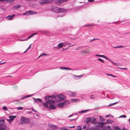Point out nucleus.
Returning a JSON list of instances; mask_svg holds the SVG:
<instances>
[{"mask_svg":"<svg viewBox=\"0 0 130 130\" xmlns=\"http://www.w3.org/2000/svg\"><path fill=\"white\" fill-rule=\"evenodd\" d=\"M23 109V108L22 107H20L17 108V109L18 110H22Z\"/></svg>","mask_w":130,"mask_h":130,"instance_id":"c03bdc74","label":"nucleus"},{"mask_svg":"<svg viewBox=\"0 0 130 130\" xmlns=\"http://www.w3.org/2000/svg\"><path fill=\"white\" fill-rule=\"evenodd\" d=\"M74 114H73V115H69V117H72V116H73L74 115Z\"/></svg>","mask_w":130,"mask_h":130,"instance_id":"6e6d98bb","label":"nucleus"},{"mask_svg":"<svg viewBox=\"0 0 130 130\" xmlns=\"http://www.w3.org/2000/svg\"><path fill=\"white\" fill-rule=\"evenodd\" d=\"M96 122V119L95 118H92V120L91 121V122L93 123H95Z\"/></svg>","mask_w":130,"mask_h":130,"instance_id":"393cba45","label":"nucleus"},{"mask_svg":"<svg viewBox=\"0 0 130 130\" xmlns=\"http://www.w3.org/2000/svg\"><path fill=\"white\" fill-rule=\"evenodd\" d=\"M108 127V128L110 130V126H109V125H108L107 126V128Z\"/></svg>","mask_w":130,"mask_h":130,"instance_id":"13d9d810","label":"nucleus"},{"mask_svg":"<svg viewBox=\"0 0 130 130\" xmlns=\"http://www.w3.org/2000/svg\"><path fill=\"white\" fill-rule=\"evenodd\" d=\"M97 60H99V61H100L101 62L103 63H104V61L102 59H101V58H99L98 59H97Z\"/></svg>","mask_w":130,"mask_h":130,"instance_id":"58836bf2","label":"nucleus"},{"mask_svg":"<svg viewBox=\"0 0 130 130\" xmlns=\"http://www.w3.org/2000/svg\"><path fill=\"white\" fill-rule=\"evenodd\" d=\"M91 120H92V118L89 117L86 118V121L87 123H89L91 122Z\"/></svg>","mask_w":130,"mask_h":130,"instance_id":"a211bd4d","label":"nucleus"},{"mask_svg":"<svg viewBox=\"0 0 130 130\" xmlns=\"http://www.w3.org/2000/svg\"><path fill=\"white\" fill-rule=\"evenodd\" d=\"M68 94L70 96L75 97L76 95V93L75 92H71L70 91H68L67 92Z\"/></svg>","mask_w":130,"mask_h":130,"instance_id":"39448f33","label":"nucleus"},{"mask_svg":"<svg viewBox=\"0 0 130 130\" xmlns=\"http://www.w3.org/2000/svg\"><path fill=\"white\" fill-rule=\"evenodd\" d=\"M93 130H100L99 129L97 128H95L93 129Z\"/></svg>","mask_w":130,"mask_h":130,"instance_id":"5fc2aeb1","label":"nucleus"},{"mask_svg":"<svg viewBox=\"0 0 130 130\" xmlns=\"http://www.w3.org/2000/svg\"><path fill=\"white\" fill-rule=\"evenodd\" d=\"M15 16V15L14 14H13L11 16H8L6 17V19H7L8 18V20H11L13 19V18Z\"/></svg>","mask_w":130,"mask_h":130,"instance_id":"9b49d317","label":"nucleus"},{"mask_svg":"<svg viewBox=\"0 0 130 130\" xmlns=\"http://www.w3.org/2000/svg\"><path fill=\"white\" fill-rule=\"evenodd\" d=\"M111 76L114 77H116V76H115L112 74H111Z\"/></svg>","mask_w":130,"mask_h":130,"instance_id":"0e129e2a","label":"nucleus"},{"mask_svg":"<svg viewBox=\"0 0 130 130\" xmlns=\"http://www.w3.org/2000/svg\"><path fill=\"white\" fill-rule=\"evenodd\" d=\"M113 122V121L110 119H108L106 121L107 123L109 124L112 123Z\"/></svg>","mask_w":130,"mask_h":130,"instance_id":"4be33fe9","label":"nucleus"},{"mask_svg":"<svg viewBox=\"0 0 130 130\" xmlns=\"http://www.w3.org/2000/svg\"><path fill=\"white\" fill-rule=\"evenodd\" d=\"M3 109L4 110L6 111L7 110V107L5 106H4L3 107Z\"/></svg>","mask_w":130,"mask_h":130,"instance_id":"4c0bfd02","label":"nucleus"},{"mask_svg":"<svg viewBox=\"0 0 130 130\" xmlns=\"http://www.w3.org/2000/svg\"><path fill=\"white\" fill-rule=\"evenodd\" d=\"M50 107L51 108V109H54L56 108V107L54 105L52 104L50 105Z\"/></svg>","mask_w":130,"mask_h":130,"instance_id":"412c9836","label":"nucleus"},{"mask_svg":"<svg viewBox=\"0 0 130 130\" xmlns=\"http://www.w3.org/2000/svg\"><path fill=\"white\" fill-rule=\"evenodd\" d=\"M33 98L35 103H37L38 102L40 103L42 102V99L39 98L36 99L34 98Z\"/></svg>","mask_w":130,"mask_h":130,"instance_id":"9d476101","label":"nucleus"},{"mask_svg":"<svg viewBox=\"0 0 130 130\" xmlns=\"http://www.w3.org/2000/svg\"><path fill=\"white\" fill-rule=\"evenodd\" d=\"M77 130H82V127L79 126H77Z\"/></svg>","mask_w":130,"mask_h":130,"instance_id":"72a5a7b5","label":"nucleus"},{"mask_svg":"<svg viewBox=\"0 0 130 130\" xmlns=\"http://www.w3.org/2000/svg\"><path fill=\"white\" fill-rule=\"evenodd\" d=\"M90 98L91 99H93L94 98V95H92L91 96Z\"/></svg>","mask_w":130,"mask_h":130,"instance_id":"09e8293b","label":"nucleus"},{"mask_svg":"<svg viewBox=\"0 0 130 130\" xmlns=\"http://www.w3.org/2000/svg\"><path fill=\"white\" fill-rule=\"evenodd\" d=\"M122 117H124V118H126V115H122L120 116L119 117V118H122Z\"/></svg>","mask_w":130,"mask_h":130,"instance_id":"79ce46f5","label":"nucleus"},{"mask_svg":"<svg viewBox=\"0 0 130 130\" xmlns=\"http://www.w3.org/2000/svg\"><path fill=\"white\" fill-rule=\"evenodd\" d=\"M99 39H96V38H94L92 40L90 41V42H91L92 41H94L95 40H99Z\"/></svg>","mask_w":130,"mask_h":130,"instance_id":"49530a36","label":"nucleus"},{"mask_svg":"<svg viewBox=\"0 0 130 130\" xmlns=\"http://www.w3.org/2000/svg\"><path fill=\"white\" fill-rule=\"evenodd\" d=\"M63 46L65 47L67 45H68V43L67 42H63Z\"/></svg>","mask_w":130,"mask_h":130,"instance_id":"7c9ffc66","label":"nucleus"},{"mask_svg":"<svg viewBox=\"0 0 130 130\" xmlns=\"http://www.w3.org/2000/svg\"><path fill=\"white\" fill-rule=\"evenodd\" d=\"M54 12H66V10L63 8H59L57 7H55L51 9Z\"/></svg>","mask_w":130,"mask_h":130,"instance_id":"f03ea898","label":"nucleus"},{"mask_svg":"<svg viewBox=\"0 0 130 130\" xmlns=\"http://www.w3.org/2000/svg\"><path fill=\"white\" fill-rule=\"evenodd\" d=\"M118 103V102H115V103H112V104H110L108 106H113L115 104H116L117 103Z\"/></svg>","mask_w":130,"mask_h":130,"instance_id":"c9c22d12","label":"nucleus"},{"mask_svg":"<svg viewBox=\"0 0 130 130\" xmlns=\"http://www.w3.org/2000/svg\"><path fill=\"white\" fill-rule=\"evenodd\" d=\"M16 116H9L10 119H8V120L9 121H12L16 118Z\"/></svg>","mask_w":130,"mask_h":130,"instance_id":"ddd939ff","label":"nucleus"},{"mask_svg":"<svg viewBox=\"0 0 130 130\" xmlns=\"http://www.w3.org/2000/svg\"><path fill=\"white\" fill-rule=\"evenodd\" d=\"M36 13L37 12L35 11L29 10V11H26L25 13H23V15H30Z\"/></svg>","mask_w":130,"mask_h":130,"instance_id":"20e7f679","label":"nucleus"},{"mask_svg":"<svg viewBox=\"0 0 130 130\" xmlns=\"http://www.w3.org/2000/svg\"><path fill=\"white\" fill-rule=\"evenodd\" d=\"M84 75V74H82L80 75H73V77L76 79H78L82 77Z\"/></svg>","mask_w":130,"mask_h":130,"instance_id":"0eeeda50","label":"nucleus"},{"mask_svg":"<svg viewBox=\"0 0 130 130\" xmlns=\"http://www.w3.org/2000/svg\"><path fill=\"white\" fill-rule=\"evenodd\" d=\"M50 2V0H40L39 3L41 4H45Z\"/></svg>","mask_w":130,"mask_h":130,"instance_id":"423d86ee","label":"nucleus"},{"mask_svg":"<svg viewBox=\"0 0 130 130\" xmlns=\"http://www.w3.org/2000/svg\"><path fill=\"white\" fill-rule=\"evenodd\" d=\"M71 102H75V103L78 102L79 101V99H71Z\"/></svg>","mask_w":130,"mask_h":130,"instance_id":"f3484780","label":"nucleus"},{"mask_svg":"<svg viewBox=\"0 0 130 130\" xmlns=\"http://www.w3.org/2000/svg\"><path fill=\"white\" fill-rule=\"evenodd\" d=\"M86 125L84 126L83 127V129H85V128H86Z\"/></svg>","mask_w":130,"mask_h":130,"instance_id":"bf43d9fd","label":"nucleus"},{"mask_svg":"<svg viewBox=\"0 0 130 130\" xmlns=\"http://www.w3.org/2000/svg\"><path fill=\"white\" fill-rule=\"evenodd\" d=\"M42 104L45 107L49 108V107L48 106L47 103H43Z\"/></svg>","mask_w":130,"mask_h":130,"instance_id":"b1692460","label":"nucleus"},{"mask_svg":"<svg viewBox=\"0 0 130 130\" xmlns=\"http://www.w3.org/2000/svg\"><path fill=\"white\" fill-rule=\"evenodd\" d=\"M60 69L62 70H71L72 69L69 68L67 67H61L60 68Z\"/></svg>","mask_w":130,"mask_h":130,"instance_id":"4468645a","label":"nucleus"},{"mask_svg":"<svg viewBox=\"0 0 130 130\" xmlns=\"http://www.w3.org/2000/svg\"><path fill=\"white\" fill-rule=\"evenodd\" d=\"M24 99H25V96H24L23 98H21V100H23Z\"/></svg>","mask_w":130,"mask_h":130,"instance_id":"338daca9","label":"nucleus"},{"mask_svg":"<svg viewBox=\"0 0 130 130\" xmlns=\"http://www.w3.org/2000/svg\"><path fill=\"white\" fill-rule=\"evenodd\" d=\"M58 98L60 100H63L64 99L65 96L63 94H60L58 95Z\"/></svg>","mask_w":130,"mask_h":130,"instance_id":"6e6552de","label":"nucleus"},{"mask_svg":"<svg viewBox=\"0 0 130 130\" xmlns=\"http://www.w3.org/2000/svg\"><path fill=\"white\" fill-rule=\"evenodd\" d=\"M37 33H35L32 34L28 37L27 39V40H28V39L32 37L34 35H37Z\"/></svg>","mask_w":130,"mask_h":130,"instance_id":"dca6fc26","label":"nucleus"},{"mask_svg":"<svg viewBox=\"0 0 130 130\" xmlns=\"http://www.w3.org/2000/svg\"><path fill=\"white\" fill-rule=\"evenodd\" d=\"M47 55V54H41L40 55V56L43 57L44 56Z\"/></svg>","mask_w":130,"mask_h":130,"instance_id":"37998d69","label":"nucleus"},{"mask_svg":"<svg viewBox=\"0 0 130 130\" xmlns=\"http://www.w3.org/2000/svg\"><path fill=\"white\" fill-rule=\"evenodd\" d=\"M104 125V122H99L98 124L97 125V126L98 127L102 128L103 126Z\"/></svg>","mask_w":130,"mask_h":130,"instance_id":"f8f14e48","label":"nucleus"},{"mask_svg":"<svg viewBox=\"0 0 130 130\" xmlns=\"http://www.w3.org/2000/svg\"><path fill=\"white\" fill-rule=\"evenodd\" d=\"M49 104H54L55 102V101L53 100H49L47 102Z\"/></svg>","mask_w":130,"mask_h":130,"instance_id":"6ab92c4d","label":"nucleus"},{"mask_svg":"<svg viewBox=\"0 0 130 130\" xmlns=\"http://www.w3.org/2000/svg\"><path fill=\"white\" fill-rule=\"evenodd\" d=\"M88 52L89 51L88 50H87L85 51H83V52L82 53L84 54H87L88 53Z\"/></svg>","mask_w":130,"mask_h":130,"instance_id":"473e14b6","label":"nucleus"},{"mask_svg":"<svg viewBox=\"0 0 130 130\" xmlns=\"http://www.w3.org/2000/svg\"><path fill=\"white\" fill-rule=\"evenodd\" d=\"M106 75L108 76H111V74H106Z\"/></svg>","mask_w":130,"mask_h":130,"instance_id":"4d7b16f0","label":"nucleus"},{"mask_svg":"<svg viewBox=\"0 0 130 130\" xmlns=\"http://www.w3.org/2000/svg\"><path fill=\"white\" fill-rule=\"evenodd\" d=\"M59 49L62 48L63 46V43H59L58 45Z\"/></svg>","mask_w":130,"mask_h":130,"instance_id":"aec40b11","label":"nucleus"},{"mask_svg":"<svg viewBox=\"0 0 130 130\" xmlns=\"http://www.w3.org/2000/svg\"><path fill=\"white\" fill-rule=\"evenodd\" d=\"M6 125H3L0 127V130H6Z\"/></svg>","mask_w":130,"mask_h":130,"instance_id":"2eb2a0df","label":"nucleus"},{"mask_svg":"<svg viewBox=\"0 0 130 130\" xmlns=\"http://www.w3.org/2000/svg\"><path fill=\"white\" fill-rule=\"evenodd\" d=\"M113 47L114 48H118V46H114Z\"/></svg>","mask_w":130,"mask_h":130,"instance_id":"774afa93","label":"nucleus"},{"mask_svg":"<svg viewBox=\"0 0 130 130\" xmlns=\"http://www.w3.org/2000/svg\"><path fill=\"white\" fill-rule=\"evenodd\" d=\"M31 44L29 46V47L27 49L28 50H29L30 48H31Z\"/></svg>","mask_w":130,"mask_h":130,"instance_id":"8fccbe9b","label":"nucleus"},{"mask_svg":"<svg viewBox=\"0 0 130 130\" xmlns=\"http://www.w3.org/2000/svg\"><path fill=\"white\" fill-rule=\"evenodd\" d=\"M124 47V46H122V45L118 46V48H120Z\"/></svg>","mask_w":130,"mask_h":130,"instance_id":"de8ad7c7","label":"nucleus"},{"mask_svg":"<svg viewBox=\"0 0 130 130\" xmlns=\"http://www.w3.org/2000/svg\"><path fill=\"white\" fill-rule=\"evenodd\" d=\"M111 116V115H107L105 117L106 118H107L109 117V116Z\"/></svg>","mask_w":130,"mask_h":130,"instance_id":"603ef678","label":"nucleus"},{"mask_svg":"<svg viewBox=\"0 0 130 130\" xmlns=\"http://www.w3.org/2000/svg\"><path fill=\"white\" fill-rule=\"evenodd\" d=\"M75 127V126H71V127H69L70 128H74Z\"/></svg>","mask_w":130,"mask_h":130,"instance_id":"69168bd1","label":"nucleus"},{"mask_svg":"<svg viewBox=\"0 0 130 130\" xmlns=\"http://www.w3.org/2000/svg\"><path fill=\"white\" fill-rule=\"evenodd\" d=\"M100 120L101 121H104V119L102 116H100Z\"/></svg>","mask_w":130,"mask_h":130,"instance_id":"f704fd0d","label":"nucleus"},{"mask_svg":"<svg viewBox=\"0 0 130 130\" xmlns=\"http://www.w3.org/2000/svg\"><path fill=\"white\" fill-rule=\"evenodd\" d=\"M12 0H5L6 2H9L11 1Z\"/></svg>","mask_w":130,"mask_h":130,"instance_id":"e2e57ef3","label":"nucleus"},{"mask_svg":"<svg viewBox=\"0 0 130 130\" xmlns=\"http://www.w3.org/2000/svg\"><path fill=\"white\" fill-rule=\"evenodd\" d=\"M89 110V109H87V110H82L78 112V113H84Z\"/></svg>","mask_w":130,"mask_h":130,"instance_id":"5701e85b","label":"nucleus"},{"mask_svg":"<svg viewBox=\"0 0 130 130\" xmlns=\"http://www.w3.org/2000/svg\"><path fill=\"white\" fill-rule=\"evenodd\" d=\"M20 7V5H15L14 7V8L15 9H18Z\"/></svg>","mask_w":130,"mask_h":130,"instance_id":"a878e982","label":"nucleus"},{"mask_svg":"<svg viewBox=\"0 0 130 130\" xmlns=\"http://www.w3.org/2000/svg\"><path fill=\"white\" fill-rule=\"evenodd\" d=\"M117 68H118V69H121L124 70H127V68H121L117 67Z\"/></svg>","mask_w":130,"mask_h":130,"instance_id":"a19ab883","label":"nucleus"},{"mask_svg":"<svg viewBox=\"0 0 130 130\" xmlns=\"http://www.w3.org/2000/svg\"><path fill=\"white\" fill-rule=\"evenodd\" d=\"M44 32V31H40V30H39V31H38V32Z\"/></svg>","mask_w":130,"mask_h":130,"instance_id":"052dcab7","label":"nucleus"},{"mask_svg":"<svg viewBox=\"0 0 130 130\" xmlns=\"http://www.w3.org/2000/svg\"><path fill=\"white\" fill-rule=\"evenodd\" d=\"M88 1L89 2H92L94 1V0H88Z\"/></svg>","mask_w":130,"mask_h":130,"instance_id":"864d4df0","label":"nucleus"},{"mask_svg":"<svg viewBox=\"0 0 130 130\" xmlns=\"http://www.w3.org/2000/svg\"><path fill=\"white\" fill-rule=\"evenodd\" d=\"M51 97V96L49 95H47L45 97V99L46 100H48L49 99V98Z\"/></svg>","mask_w":130,"mask_h":130,"instance_id":"e433bc0d","label":"nucleus"},{"mask_svg":"<svg viewBox=\"0 0 130 130\" xmlns=\"http://www.w3.org/2000/svg\"><path fill=\"white\" fill-rule=\"evenodd\" d=\"M111 62L113 63L115 66H119V64L118 63H115L113 62L110 59L109 60Z\"/></svg>","mask_w":130,"mask_h":130,"instance_id":"bb28decb","label":"nucleus"},{"mask_svg":"<svg viewBox=\"0 0 130 130\" xmlns=\"http://www.w3.org/2000/svg\"><path fill=\"white\" fill-rule=\"evenodd\" d=\"M27 40V39H23V40H21L20 41H26V40Z\"/></svg>","mask_w":130,"mask_h":130,"instance_id":"3c124183","label":"nucleus"},{"mask_svg":"<svg viewBox=\"0 0 130 130\" xmlns=\"http://www.w3.org/2000/svg\"><path fill=\"white\" fill-rule=\"evenodd\" d=\"M70 104L69 101L65 100L63 102L59 103L57 104V106L60 108H65L68 106Z\"/></svg>","mask_w":130,"mask_h":130,"instance_id":"f257e3e1","label":"nucleus"},{"mask_svg":"<svg viewBox=\"0 0 130 130\" xmlns=\"http://www.w3.org/2000/svg\"><path fill=\"white\" fill-rule=\"evenodd\" d=\"M32 110L34 111V112H36V110H34L33 108H32Z\"/></svg>","mask_w":130,"mask_h":130,"instance_id":"680f3d73","label":"nucleus"},{"mask_svg":"<svg viewBox=\"0 0 130 130\" xmlns=\"http://www.w3.org/2000/svg\"><path fill=\"white\" fill-rule=\"evenodd\" d=\"M102 129L104 130H106L107 129V126H103L102 127Z\"/></svg>","mask_w":130,"mask_h":130,"instance_id":"2f4dec72","label":"nucleus"},{"mask_svg":"<svg viewBox=\"0 0 130 130\" xmlns=\"http://www.w3.org/2000/svg\"><path fill=\"white\" fill-rule=\"evenodd\" d=\"M21 122L22 123H28L30 122V120L28 118H27L24 117H22L21 119Z\"/></svg>","mask_w":130,"mask_h":130,"instance_id":"7ed1b4c3","label":"nucleus"},{"mask_svg":"<svg viewBox=\"0 0 130 130\" xmlns=\"http://www.w3.org/2000/svg\"><path fill=\"white\" fill-rule=\"evenodd\" d=\"M54 48L55 49V50H58L59 49V48L58 46V45L57 46H55L54 47Z\"/></svg>","mask_w":130,"mask_h":130,"instance_id":"a18cd8bd","label":"nucleus"},{"mask_svg":"<svg viewBox=\"0 0 130 130\" xmlns=\"http://www.w3.org/2000/svg\"><path fill=\"white\" fill-rule=\"evenodd\" d=\"M115 130H121V129L117 126H115L114 127Z\"/></svg>","mask_w":130,"mask_h":130,"instance_id":"c756f323","label":"nucleus"},{"mask_svg":"<svg viewBox=\"0 0 130 130\" xmlns=\"http://www.w3.org/2000/svg\"><path fill=\"white\" fill-rule=\"evenodd\" d=\"M50 127L52 128H54V129H56L57 128V127L56 126L52 125L51 124L50 125Z\"/></svg>","mask_w":130,"mask_h":130,"instance_id":"c85d7f7f","label":"nucleus"},{"mask_svg":"<svg viewBox=\"0 0 130 130\" xmlns=\"http://www.w3.org/2000/svg\"><path fill=\"white\" fill-rule=\"evenodd\" d=\"M4 122V121L3 120H0V125L3 124Z\"/></svg>","mask_w":130,"mask_h":130,"instance_id":"cd10ccee","label":"nucleus"},{"mask_svg":"<svg viewBox=\"0 0 130 130\" xmlns=\"http://www.w3.org/2000/svg\"><path fill=\"white\" fill-rule=\"evenodd\" d=\"M95 56H98L100 57H102L104 58L106 60H109V59L106 56H105L104 55H100L99 54H96L95 55Z\"/></svg>","mask_w":130,"mask_h":130,"instance_id":"1a4fd4ad","label":"nucleus"},{"mask_svg":"<svg viewBox=\"0 0 130 130\" xmlns=\"http://www.w3.org/2000/svg\"><path fill=\"white\" fill-rule=\"evenodd\" d=\"M33 95V94H31V95H27L25 96H24L25 98L31 96H32Z\"/></svg>","mask_w":130,"mask_h":130,"instance_id":"ea45409f","label":"nucleus"}]
</instances>
